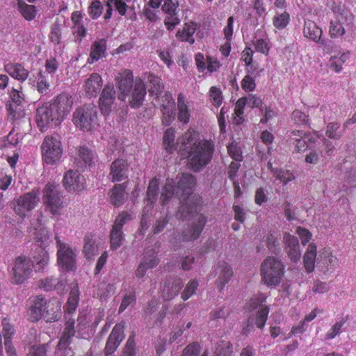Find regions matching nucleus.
<instances>
[{"label": "nucleus", "instance_id": "nucleus-1", "mask_svg": "<svg viewBox=\"0 0 356 356\" xmlns=\"http://www.w3.org/2000/svg\"><path fill=\"white\" fill-rule=\"evenodd\" d=\"M195 184V177L191 174L184 173L181 175L177 186L173 185L172 181H168L163 188L161 195V201L163 204H165L173 195H176L179 198H184V202L179 207L177 213V218L179 219L183 220L188 219L196 211L193 207H191L188 197Z\"/></svg>", "mask_w": 356, "mask_h": 356}, {"label": "nucleus", "instance_id": "nucleus-2", "mask_svg": "<svg viewBox=\"0 0 356 356\" xmlns=\"http://www.w3.org/2000/svg\"><path fill=\"white\" fill-rule=\"evenodd\" d=\"M214 152V144L211 140L199 141L188 152V163L193 171L200 172L211 160Z\"/></svg>", "mask_w": 356, "mask_h": 356}, {"label": "nucleus", "instance_id": "nucleus-3", "mask_svg": "<svg viewBox=\"0 0 356 356\" xmlns=\"http://www.w3.org/2000/svg\"><path fill=\"white\" fill-rule=\"evenodd\" d=\"M53 305V302H47L42 296L33 297L31 300V305L27 311L29 320L35 322L43 317L46 321H56L58 306L56 305V307H51Z\"/></svg>", "mask_w": 356, "mask_h": 356}, {"label": "nucleus", "instance_id": "nucleus-4", "mask_svg": "<svg viewBox=\"0 0 356 356\" xmlns=\"http://www.w3.org/2000/svg\"><path fill=\"white\" fill-rule=\"evenodd\" d=\"M261 274L265 284L276 286L280 284L284 275V266L278 259L268 257L261 264Z\"/></svg>", "mask_w": 356, "mask_h": 356}, {"label": "nucleus", "instance_id": "nucleus-5", "mask_svg": "<svg viewBox=\"0 0 356 356\" xmlns=\"http://www.w3.org/2000/svg\"><path fill=\"white\" fill-rule=\"evenodd\" d=\"M42 157L47 165L59 162L63 155V145L58 135L47 136L41 145Z\"/></svg>", "mask_w": 356, "mask_h": 356}, {"label": "nucleus", "instance_id": "nucleus-6", "mask_svg": "<svg viewBox=\"0 0 356 356\" xmlns=\"http://www.w3.org/2000/svg\"><path fill=\"white\" fill-rule=\"evenodd\" d=\"M42 202L52 215H59L64 208L63 197L58 184L48 183L42 190Z\"/></svg>", "mask_w": 356, "mask_h": 356}, {"label": "nucleus", "instance_id": "nucleus-7", "mask_svg": "<svg viewBox=\"0 0 356 356\" xmlns=\"http://www.w3.org/2000/svg\"><path fill=\"white\" fill-rule=\"evenodd\" d=\"M97 107L93 104H86L75 110L73 122L79 129L88 131L97 124Z\"/></svg>", "mask_w": 356, "mask_h": 356}, {"label": "nucleus", "instance_id": "nucleus-8", "mask_svg": "<svg viewBox=\"0 0 356 356\" xmlns=\"http://www.w3.org/2000/svg\"><path fill=\"white\" fill-rule=\"evenodd\" d=\"M58 265L65 271H74L76 268V255L69 244L63 243L58 236H55Z\"/></svg>", "mask_w": 356, "mask_h": 356}, {"label": "nucleus", "instance_id": "nucleus-9", "mask_svg": "<svg viewBox=\"0 0 356 356\" xmlns=\"http://www.w3.org/2000/svg\"><path fill=\"white\" fill-rule=\"evenodd\" d=\"M39 202V192L32 190L19 196L14 201V211L19 218L24 219L37 207Z\"/></svg>", "mask_w": 356, "mask_h": 356}, {"label": "nucleus", "instance_id": "nucleus-10", "mask_svg": "<svg viewBox=\"0 0 356 356\" xmlns=\"http://www.w3.org/2000/svg\"><path fill=\"white\" fill-rule=\"evenodd\" d=\"M33 268V262L25 257H18L16 258L13 268V276L11 280L16 284H22L28 279Z\"/></svg>", "mask_w": 356, "mask_h": 356}, {"label": "nucleus", "instance_id": "nucleus-11", "mask_svg": "<svg viewBox=\"0 0 356 356\" xmlns=\"http://www.w3.org/2000/svg\"><path fill=\"white\" fill-rule=\"evenodd\" d=\"M19 89L13 88L12 90L8 92L10 102H8L6 105V108L8 112V119L10 120H15L19 119L24 115L23 111L20 108H18L22 105L24 101V95Z\"/></svg>", "mask_w": 356, "mask_h": 356}, {"label": "nucleus", "instance_id": "nucleus-12", "mask_svg": "<svg viewBox=\"0 0 356 356\" xmlns=\"http://www.w3.org/2000/svg\"><path fill=\"white\" fill-rule=\"evenodd\" d=\"M165 14L164 24L168 31H172L180 23L179 2L177 0H164L161 6Z\"/></svg>", "mask_w": 356, "mask_h": 356}, {"label": "nucleus", "instance_id": "nucleus-13", "mask_svg": "<svg viewBox=\"0 0 356 356\" xmlns=\"http://www.w3.org/2000/svg\"><path fill=\"white\" fill-rule=\"evenodd\" d=\"M56 117L49 105L39 107L37 109L36 122L40 130L44 131L49 127L59 124L61 121Z\"/></svg>", "mask_w": 356, "mask_h": 356}, {"label": "nucleus", "instance_id": "nucleus-14", "mask_svg": "<svg viewBox=\"0 0 356 356\" xmlns=\"http://www.w3.org/2000/svg\"><path fill=\"white\" fill-rule=\"evenodd\" d=\"M72 104V96L67 92H63L58 95L49 106L56 115V118L62 122L70 112Z\"/></svg>", "mask_w": 356, "mask_h": 356}, {"label": "nucleus", "instance_id": "nucleus-15", "mask_svg": "<svg viewBox=\"0 0 356 356\" xmlns=\"http://www.w3.org/2000/svg\"><path fill=\"white\" fill-rule=\"evenodd\" d=\"M115 80L120 91L118 99L124 101L134 86L133 73L129 70H123L117 74Z\"/></svg>", "mask_w": 356, "mask_h": 356}, {"label": "nucleus", "instance_id": "nucleus-16", "mask_svg": "<svg viewBox=\"0 0 356 356\" xmlns=\"http://www.w3.org/2000/svg\"><path fill=\"white\" fill-rule=\"evenodd\" d=\"M175 102L171 92L166 91L161 97L160 106L162 113V123L165 126H169L175 120Z\"/></svg>", "mask_w": 356, "mask_h": 356}, {"label": "nucleus", "instance_id": "nucleus-17", "mask_svg": "<svg viewBox=\"0 0 356 356\" xmlns=\"http://www.w3.org/2000/svg\"><path fill=\"white\" fill-rule=\"evenodd\" d=\"M207 222V218L203 215L197 218V222L188 226L181 235L175 236V239L179 241H192L199 238Z\"/></svg>", "mask_w": 356, "mask_h": 356}, {"label": "nucleus", "instance_id": "nucleus-18", "mask_svg": "<svg viewBox=\"0 0 356 356\" xmlns=\"http://www.w3.org/2000/svg\"><path fill=\"white\" fill-rule=\"evenodd\" d=\"M63 185L68 191H80L86 188V178L77 170H68L63 177Z\"/></svg>", "mask_w": 356, "mask_h": 356}, {"label": "nucleus", "instance_id": "nucleus-19", "mask_svg": "<svg viewBox=\"0 0 356 356\" xmlns=\"http://www.w3.org/2000/svg\"><path fill=\"white\" fill-rule=\"evenodd\" d=\"M159 263V259L154 250L152 248L145 250L143 257L136 270V276L138 278L143 277L148 269L154 268Z\"/></svg>", "mask_w": 356, "mask_h": 356}, {"label": "nucleus", "instance_id": "nucleus-20", "mask_svg": "<svg viewBox=\"0 0 356 356\" xmlns=\"http://www.w3.org/2000/svg\"><path fill=\"white\" fill-rule=\"evenodd\" d=\"M124 339V326L120 323H118L113 327L107 339L104 348L106 356L112 355L117 350Z\"/></svg>", "mask_w": 356, "mask_h": 356}, {"label": "nucleus", "instance_id": "nucleus-21", "mask_svg": "<svg viewBox=\"0 0 356 356\" xmlns=\"http://www.w3.org/2000/svg\"><path fill=\"white\" fill-rule=\"evenodd\" d=\"M74 334V321L70 319L65 323L64 332L58 344V350L60 352V356H71L72 353L67 348Z\"/></svg>", "mask_w": 356, "mask_h": 356}, {"label": "nucleus", "instance_id": "nucleus-22", "mask_svg": "<svg viewBox=\"0 0 356 356\" xmlns=\"http://www.w3.org/2000/svg\"><path fill=\"white\" fill-rule=\"evenodd\" d=\"M129 97V104L132 108H140L144 102L147 94V90L145 83L140 79H136L134 86L130 92Z\"/></svg>", "mask_w": 356, "mask_h": 356}, {"label": "nucleus", "instance_id": "nucleus-23", "mask_svg": "<svg viewBox=\"0 0 356 356\" xmlns=\"http://www.w3.org/2000/svg\"><path fill=\"white\" fill-rule=\"evenodd\" d=\"M115 99V90L113 85H106L99 99V104L103 115H107L112 110Z\"/></svg>", "mask_w": 356, "mask_h": 356}, {"label": "nucleus", "instance_id": "nucleus-24", "mask_svg": "<svg viewBox=\"0 0 356 356\" xmlns=\"http://www.w3.org/2000/svg\"><path fill=\"white\" fill-rule=\"evenodd\" d=\"M129 165L122 159H115L110 166L109 176L113 182H120L128 178Z\"/></svg>", "mask_w": 356, "mask_h": 356}, {"label": "nucleus", "instance_id": "nucleus-25", "mask_svg": "<svg viewBox=\"0 0 356 356\" xmlns=\"http://www.w3.org/2000/svg\"><path fill=\"white\" fill-rule=\"evenodd\" d=\"M184 286L181 278H170L165 280L161 289V296L165 300L176 297Z\"/></svg>", "mask_w": 356, "mask_h": 356}, {"label": "nucleus", "instance_id": "nucleus-26", "mask_svg": "<svg viewBox=\"0 0 356 356\" xmlns=\"http://www.w3.org/2000/svg\"><path fill=\"white\" fill-rule=\"evenodd\" d=\"M284 250L290 259L294 262L300 260L301 257V251L298 238L286 233L283 236Z\"/></svg>", "mask_w": 356, "mask_h": 356}, {"label": "nucleus", "instance_id": "nucleus-27", "mask_svg": "<svg viewBox=\"0 0 356 356\" xmlns=\"http://www.w3.org/2000/svg\"><path fill=\"white\" fill-rule=\"evenodd\" d=\"M331 9L334 15V20L339 21V23L343 26H351L353 15L344 5L340 2H334Z\"/></svg>", "mask_w": 356, "mask_h": 356}, {"label": "nucleus", "instance_id": "nucleus-28", "mask_svg": "<svg viewBox=\"0 0 356 356\" xmlns=\"http://www.w3.org/2000/svg\"><path fill=\"white\" fill-rule=\"evenodd\" d=\"M303 35L316 43L325 44V40H321L322 29L312 20H305L303 26Z\"/></svg>", "mask_w": 356, "mask_h": 356}, {"label": "nucleus", "instance_id": "nucleus-29", "mask_svg": "<svg viewBox=\"0 0 356 356\" xmlns=\"http://www.w3.org/2000/svg\"><path fill=\"white\" fill-rule=\"evenodd\" d=\"M305 136V131L303 130H292L288 135V143L289 145L294 146L296 152H303L308 148Z\"/></svg>", "mask_w": 356, "mask_h": 356}, {"label": "nucleus", "instance_id": "nucleus-30", "mask_svg": "<svg viewBox=\"0 0 356 356\" xmlns=\"http://www.w3.org/2000/svg\"><path fill=\"white\" fill-rule=\"evenodd\" d=\"M337 263V258L328 250H324L322 252H320L316 259V268L325 273L330 270H333L335 268Z\"/></svg>", "mask_w": 356, "mask_h": 356}, {"label": "nucleus", "instance_id": "nucleus-31", "mask_svg": "<svg viewBox=\"0 0 356 356\" xmlns=\"http://www.w3.org/2000/svg\"><path fill=\"white\" fill-rule=\"evenodd\" d=\"M66 284L65 280L61 277L50 276L41 280V287L45 291L56 290L58 293H62L64 291Z\"/></svg>", "mask_w": 356, "mask_h": 356}, {"label": "nucleus", "instance_id": "nucleus-32", "mask_svg": "<svg viewBox=\"0 0 356 356\" xmlns=\"http://www.w3.org/2000/svg\"><path fill=\"white\" fill-rule=\"evenodd\" d=\"M5 71L13 78L21 82L25 81L29 76V71L20 63H9L5 65Z\"/></svg>", "mask_w": 356, "mask_h": 356}, {"label": "nucleus", "instance_id": "nucleus-33", "mask_svg": "<svg viewBox=\"0 0 356 356\" xmlns=\"http://www.w3.org/2000/svg\"><path fill=\"white\" fill-rule=\"evenodd\" d=\"M77 164L80 167L91 166L96 161L95 154L86 146L80 147L76 157Z\"/></svg>", "mask_w": 356, "mask_h": 356}, {"label": "nucleus", "instance_id": "nucleus-34", "mask_svg": "<svg viewBox=\"0 0 356 356\" xmlns=\"http://www.w3.org/2000/svg\"><path fill=\"white\" fill-rule=\"evenodd\" d=\"M188 102L186 96L179 93L177 97V118L178 120L183 124H188L190 121L191 113L188 108Z\"/></svg>", "mask_w": 356, "mask_h": 356}, {"label": "nucleus", "instance_id": "nucleus-35", "mask_svg": "<svg viewBox=\"0 0 356 356\" xmlns=\"http://www.w3.org/2000/svg\"><path fill=\"white\" fill-rule=\"evenodd\" d=\"M102 86V77L97 73H92L86 81V92L88 97L95 96Z\"/></svg>", "mask_w": 356, "mask_h": 356}, {"label": "nucleus", "instance_id": "nucleus-36", "mask_svg": "<svg viewBox=\"0 0 356 356\" xmlns=\"http://www.w3.org/2000/svg\"><path fill=\"white\" fill-rule=\"evenodd\" d=\"M317 248L314 243L309 244L307 249L303 257L305 268L308 273L314 270L316 266Z\"/></svg>", "mask_w": 356, "mask_h": 356}, {"label": "nucleus", "instance_id": "nucleus-37", "mask_svg": "<svg viewBox=\"0 0 356 356\" xmlns=\"http://www.w3.org/2000/svg\"><path fill=\"white\" fill-rule=\"evenodd\" d=\"M219 268L220 273L217 280V287L221 291L232 277L233 271L231 266L225 261L219 263Z\"/></svg>", "mask_w": 356, "mask_h": 356}, {"label": "nucleus", "instance_id": "nucleus-38", "mask_svg": "<svg viewBox=\"0 0 356 356\" xmlns=\"http://www.w3.org/2000/svg\"><path fill=\"white\" fill-rule=\"evenodd\" d=\"M106 50V41L105 39H99L95 40L91 46L89 60L90 63L97 61L101 58L105 56Z\"/></svg>", "mask_w": 356, "mask_h": 356}, {"label": "nucleus", "instance_id": "nucleus-39", "mask_svg": "<svg viewBox=\"0 0 356 356\" xmlns=\"http://www.w3.org/2000/svg\"><path fill=\"white\" fill-rule=\"evenodd\" d=\"M98 251L99 249L95 237L90 234H87L84 238V245L83 248V252L85 257L90 259L98 254Z\"/></svg>", "mask_w": 356, "mask_h": 356}, {"label": "nucleus", "instance_id": "nucleus-40", "mask_svg": "<svg viewBox=\"0 0 356 356\" xmlns=\"http://www.w3.org/2000/svg\"><path fill=\"white\" fill-rule=\"evenodd\" d=\"M127 185L125 183L115 184L110 192V200L115 207H120L124 203L125 189Z\"/></svg>", "mask_w": 356, "mask_h": 356}, {"label": "nucleus", "instance_id": "nucleus-41", "mask_svg": "<svg viewBox=\"0 0 356 356\" xmlns=\"http://www.w3.org/2000/svg\"><path fill=\"white\" fill-rule=\"evenodd\" d=\"M256 67L252 66L250 69L247 70V74L243 77L241 82L242 89L246 92H252L256 88L255 77L259 75V72L254 74V71Z\"/></svg>", "mask_w": 356, "mask_h": 356}, {"label": "nucleus", "instance_id": "nucleus-42", "mask_svg": "<svg viewBox=\"0 0 356 356\" xmlns=\"http://www.w3.org/2000/svg\"><path fill=\"white\" fill-rule=\"evenodd\" d=\"M17 9L24 19L28 21H31L35 17L37 13L35 6L27 4L24 0L17 1Z\"/></svg>", "mask_w": 356, "mask_h": 356}, {"label": "nucleus", "instance_id": "nucleus-43", "mask_svg": "<svg viewBox=\"0 0 356 356\" xmlns=\"http://www.w3.org/2000/svg\"><path fill=\"white\" fill-rule=\"evenodd\" d=\"M36 89L41 95H47L50 90V82L45 72L40 70L37 76Z\"/></svg>", "mask_w": 356, "mask_h": 356}, {"label": "nucleus", "instance_id": "nucleus-44", "mask_svg": "<svg viewBox=\"0 0 356 356\" xmlns=\"http://www.w3.org/2000/svg\"><path fill=\"white\" fill-rule=\"evenodd\" d=\"M147 81L150 84L149 92L150 95H156L158 97L163 89V85L159 77L150 74L147 77Z\"/></svg>", "mask_w": 356, "mask_h": 356}, {"label": "nucleus", "instance_id": "nucleus-45", "mask_svg": "<svg viewBox=\"0 0 356 356\" xmlns=\"http://www.w3.org/2000/svg\"><path fill=\"white\" fill-rule=\"evenodd\" d=\"M124 241L122 229L113 226L110 234L111 248L116 250L120 248Z\"/></svg>", "mask_w": 356, "mask_h": 356}, {"label": "nucleus", "instance_id": "nucleus-46", "mask_svg": "<svg viewBox=\"0 0 356 356\" xmlns=\"http://www.w3.org/2000/svg\"><path fill=\"white\" fill-rule=\"evenodd\" d=\"M280 235L277 233H269L266 238V245L273 253H277L280 250Z\"/></svg>", "mask_w": 356, "mask_h": 356}, {"label": "nucleus", "instance_id": "nucleus-47", "mask_svg": "<svg viewBox=\"0 0 356 356\" xmlns=\"http://www.w3.org/2000/svg\"><path fill=\"white\" fill-rule=\"evenodd\" d=\"M350 27L343 26L339 23V21L331 19L330 24L329 33L331 38H339L344 35L346 30Z\"/></svg>", "mask_w": 356, "mask_h": 356}, {"label": "nucleus", "instance_id": "nucleus-48", "mask_svg": "<svg viewBox=\"0 0 356 356\" xmlns=\"http://www.w3.org/2000/svg\"><path fill=\"white\" fill-rule=\"evenodd\" d=\"M344 131L340 129V124L339 122H330L326 129L325 134L331 139L339 140L341 138Z\"/></svg>", "mask_w": 356, "mask_h": 356}, {"label": "nucleus", "instance_id": "nucleus-49", "mask_svg": "<svg viewBox=\"0 0 356 356\" xmlns=\"http://www.w3.org/2000/svg\"><path fill=\"white\" fill-rule=\"evenodd\" d=\"M159 189V181L157 179L154 178L149 184L147 191V204H153L157 198Z\"/></svg>", "mask_w": 356, "mask_h": 356}, {"label": "nucleus", "instance_id": "nucleus-50", "mask_svg": "<svg viewBox=\"0 0 356 356\" xmlns=\"http://www.w3.org/2000/svg\"><path fill=\"white\" fill-rule=\"evenodd\" d=\"M79 300V291L77 285L74 286L70 291L67 300V310L69 313L74 312L77 307Z\"/></svg>", "mask_w": 356, "mask_h": 356}, {"label": "nucleus", "instance_id": "nucleus-51", "mask_svg": "<svg viewBox=\"0 0 356 356\" xmlns=\"http://www.w3.org/2000/svg\"><path fill=\"white\" fill-rule=\"evenodd\" d=\"M290 21V15L288 13L284 12L277 13L273 18V26L277 29H283L287 26Z\"/></svg>", "mask_w": 356, "mask_h": 356}, {"label": "nucleus", "instance_id": "nucleus-52", "mask_svg": "<svg viewBox=\"0 0 356 356\" xmlns=\"http://www.w3.org/2000/svg\"><path fill=\"white\" fill-rule=\"evenodd\" d=\"M163 140L166 151L172 153L175 150V131L172 128L165 131Z\"/></svg>", "mask_w": 356, "mask_h": 356}, {"label": "nucleus", "instance_id": "nucleus-53", "mask_svg": "<svg viewBox=\"0 0 356 356\" xmlns=\"http://www.w3.org/2000/svg\"><path fill=\"white\" fill-rule=\"evenodd\" d=\"M233 353V346L229 341H221L216 348L214 356H231Z\"/></svg>", "mask_w": 356, "mask_h": 356}, {"label": "nucleus", "instance_id": "nucleus-54", "mask_svg": "<svg viewBox=\"0 0 356 356\" xmlns=\"http://www.w3.org/2000/svg\"><path fill=\"white\" fill-rule=\"evenodd\" d=\"M35 241L39 243L38 245L44 248L43 247L47 245L49 238L48 230L45 227H40L35 229Z\"/></svg>", "mask_w": 356, "mask_h": 356}, {"label": "nucleus", "instance_id": "nucleus-55", "mask_svg": "<svg viewBox=\"0 0 356 356\" xmlns=\"http://www.w3.org/2000/svg\"><path fill=\"white\" fill-rule=\"evenodd\" d=\"M269 314V308L267 306H261L257 312L256 316L255 325L262 329L266 325V320Z\"/></svg>", "mask_w": 356, "mask_h": 356}, {"label": "nucleus", "instance_id": "nucleus-56", "mask_svg": "<svg viewBox=\"0 0 356 356\" xmlns=\"http://www.w3.org/2000/svg\"><path fill=\"white\" fill-rule=\"evenodd\" d=\"M136 342H135V334L132 333L128 338L126 344L123 348L122 356H136Z\"/></svg>", "mask_w": 356, "mask_h": 356}, {"label": "nucleus", "instance_id": "nucleus-57", "mask_svg": "<svg viewBox=\"0 0 356 356\" xmlns=\"http://www.w3.org/2000/svg\"><path fill=\"white\" fill-rule=\"evenodd\" d=\"M179 140L186 149L188 148L189 149L199 142L196 138L195 134L191 131H186Z\"/></svg>", "mask_w": 356, "mask_h": 356}, {"label": "nucleus", "instance_id": "nucleus-58", "mask_svg": "<svg viewBox=\"0 0 356 356\" xmlns=\"http://www.w3.org/2000/svg\"><path fill=\"white\" fill-rule=\"evenodd\" d=\"M198 285V282L196 280L188 282L184 291L181 293V298L184 301L189 299L195 293Z\"/></svg>", "mask_w": 356, "mask_h": 356}, {"label": "nucleus", "instance_id": "nucleus-59", "mask_svg": "<svg viewBox=\"0 0 356 356\" xmlns=\"http://www.w3.org/2000/svg\"><path fill=\"white\" fill-rule=\"evenodd\" d=\"M209 97L213 105L215 106L219 107L222 104V95L219 88L212 86L209 90Z\"/></svg>", "mask_w": 356, "mask_h": 356}, {"label": "nucleus", "instance_id": "nucleus-60", "mask_svg": "<svg viewBox=\"0 0 356 356\" xmlns=\"http://www.w3.org/2000/svg\"><path fill=\"white\" fill-rule=\"evenodd\" d=\"M102 12L103 6L99 0L93 1L88 7V14L93 19L100 17Z\"/></svg>", "mask_w": 356, "mask_h": 356}, {"label": "nucleus", "instance_id": "nucleus-61", "mask_svg": "<svg viewBox=\"0 0 356 356\" xmlns=\"http://www.w3.org/2000/svg\"><path fill=\"white\" fill-rule=\"evenodd\" d=\"M345 322L346 320L344 318H341L339 321L334 324L326 332L325 339L330 340L334 339L341 332V327L344 325Z\"/></svg>", "mask_w": 356, "mask_h": 356}, {"label": "nucleus", "instance_id": "nucleus-62", "mask_svg": "<svg viewBox=\"0 0 356 356\" xmlns=\"http://www.w3.org/2000/svg\"><path fill=\"white\" fill-rule=\"evenodd\" d=\"M115 287L113 284L102 282L98 285V294L107 297L115 293Z\"/></svg>", "mask_w": 356, "mask_h": 356}, {"label": "nucleus", "instance_id": "nucleus-63", "mask_svg": "<svg viewBox=\"0 0 356 356\" xmlns=\"http://www.w3.org/2000/svg\"><path fill=\"white\" fill-rule=\"evenodd\" d=\"M291 119L298 125H307L309 124L308 116L300 110H295L292 113Z\"/></svg>", "mask_w": 356, "mask_h": 356}, {"label": "nucleus", "instance_id": "nucleus-64", "mask_svg": "<svg viewBox=\"0 0 356 356\" xmlns=\"http://www.w3.org/2000/svg\"><path fill=\"white\" fill-rule=\"evenodd\" d=\"M200 352V345L197 343H192L188 345L183 350L181 356H198Z\"/></svg>", "mask_w": 356, "mask_h": 356}]
</instances>
